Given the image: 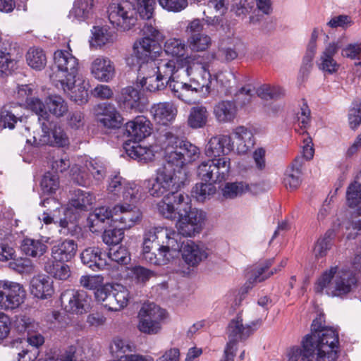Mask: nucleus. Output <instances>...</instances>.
I'll list each match as a JSON object with an SVG mask.
<instances>
[{"label": "nucleus", "mask_w": 361, "mask_h": 361, "mask_svg": "<svg viewBox=\"0 0 361 361\" xmlns=\"http://www.w3.org/2000/svg\"><path fill=\"white\" fill-rule=\"evenodd\" d=\"M183 259L190 267H196L208 257L207 250L202 245L189 241L183 246Z\"/></svg>", "instance_id": "cd10ccee"}, {"label": "nucleus", "mask_w": 361, "mask_h": 361, "mask_svg": "<svg viewBox=\"0 0 361 361\" xmlns=\"http://www.w3.org/2000/svg\"><path fill=\"white\" fill-rule=\"evenodd\" d=\"M157 41L149 37H142L134 43L133 52L137 61L156 59L159 56L161 47Z\"/></svg>", "instance_id": "412c9836"}, {"label": "nucleus", "mask_w": 361, "mask_h": 361, "mask_svg": "<svg viewBox=\"0 0 361 361\" xmlns=\"http://www.w3.org/2000/svg\"><path fill=\"white\" fill-rule=\"evenodd\" d=\"M25 118L22 116L18 117L14 113L4 107L0 113L1 128H8L13 129L16 125L18 126V122L23 123Z\"/></svg>", "instance_id": "680f3d73"}, {"label": "nucleus", "mask_w": 361, "mask_h": 361, "mask_svg": "<svg viewBox=\"0 0 361 361\" xmlns=\"http://www.w3.org/2000/svg\"><path fill=\"white\" fill-rule=\"evenodd\" d=\"M64 262L49 260L44 265V270L54 279L65 281L71 276V270Z\"/></svg>", "instance_id": "a19ab883"}, {"label": "nucleus", "mask_w": 361, "mask_h": 361, "mask_svg": "<svg viewBox=\"0 0 361 361\" xmlns=\"http://www.w3.org/2000/svg\"><path fill=\"white\" fill-rule=\"evenodd\" d=\"M361 201V183L355 180L347 188L346 202L347 204L355 208Z\"/></svg>", "instance_id": "6e6d98bb"}, {"label": "nucleus", "mask_w": 361, "mask_h": 361, "mask_svg": "<svg viewBox=\"0 0 361 361\" xmlns=\"http://www.w3.org/2000/svg\"><path fill=\"white\" fill-rule=\"evenodd\" d=\"M339 49L338 43L331 42L329 43L322 51L317 66L319 70L327 73L329 74H333L339 68V64L334 59V56L337 53Z\"/></svg>", "instance_id": "c85d7f7f"}, {"label": "nucleus", "mask_w": 361, "mask_h": 361, "mask_svg": "<svg viewBox=\"0 0 361 361\" xmlns=\"http://www.w3.org/2000/svg\"><path fill=\"white\" fill-rule=\"evenodd\" d=\"M137 142L134 141L132 145H126L125 150L127 154L130 158L137 159L139 161L147 162L152 160L154 156L152 151L147 147L141 146Z\"/></svg>", "instance_id": "ea45409f"}, {"label": "nucleus", "mask_w": 361, "mask_h": 361, "mask_svg": "<svg viewBox=\"0 0 361 361\" xmlns=\"http://www.w3.org/2000/svg\"><path fill=\"white\" fill-rule=\"evenodd\" d=\"M184 135V126H174L164 133L160 141L164 160H169L181 170L186 164L197 160L200 154L197 147L183 140Z\"/></svg>", "instance_id": "20e7f679"}, {"label": "nucleus", "mask_w": 361, "mask_h": 361, "mask_svg": "<svg viewBox=\"0 0 361 361\" xmlns=\"http://www.w3.org/2000/svg\"><path fill=\"white\" fill-rule=\"evenodd\" d=\"M185 44L180 39H168L164 44V51L167 54L180 56L185 53Z\"/></svg>", "instance_id": "338daca9"}, {"label": "nucleus", "mask_w": 361, "mask_h": 361, "mask_svg": "<svg viewBox=\"0 0 361 361\" xmlns=\"http://www.w3.org/2000/svg\"><path fill=\"white\" fill-rule=\"evenodd\" d=\"M10 322L11 331L19 335L30 334L39 328L32 317H11Z\"/></svg>", "instance_id": "e433bc0d"}, {"label": "nucleus", "mask_w": 361, "mask_h": 361, "mask_svg": "<svg viewBox=\"0 0 361 361\" xmlns=\"http://www.w3.org/2000/svg\"><path fill=\"white\" fill-rule=\"evenodd\" d=\"M95 114L97 121L104 127L116 129L121 127L123 118L114 105L104 102L95 108Z\"/></svg>", "instance_id": "a211bd4d"}, {"label": "nucleus", "mask_w": 361, "mask_h": 361, "mask_svg": "<svg viewBox=\"0 0 361 361\" xmlns=\"http://www.w3.org/2000/svg\"><path fill=\"white\" fill-rule=\"evenodd\" d=\"M128 275L135 283L145 285L152 277L155 276V274L153 271L143 267L135 266L129 269Z\"/></svg>", "instance_id": "de8ad7c7"}, {"label": "nucleus", "mask_w": 361, "mask_h": 361, "mask_svg": "<svg viewBox=\"0 0 361 361\" xmlns=\"http://www.w3.org/2000/svg\"><path fill=\"white\" fill-rule=\"evenodd\" d=\"M41 188L43 193L53 194L59 188V178L57 174L47 172L41 180Z\"/></svg>", "instance_id": "4d7b16f0"}, {"label": "nucleus", "mask_w": 361, "mask_h": 361, "mask_svg": "<svg viewBox=\"0 0 361 361\" xmlns=\"http://www.w3.org/2000/svg\"><path fill=\"white\" fill-rule=\"evenodd\" d=\"M113 229L105 230L102 234L103 242L111 247L117 246L124 238V228L118 226Z\"/></svg>", "instance_id": "13d9d810"}, {"label": "nucleus", "mask_w": 361, "mask_h": 361, "mask_svg": "<svg viewBox=\"0 0 361 361\" xmlns=\"http://www.w3.org/2000/svg\"><path fill=\"white\" fill-rule=\"evenodd\" d=\"M127 182L128 180L119 175H115L110 177L107 186V191L109 194L114 197H120Z\"/></svg>", "instance_id": "e2e57ef3"}, {"label": "nucleus", "mask_w": 361, "mask_h": 361, "mask_svg": "<svg viewBox=\"0 0 361 361\" xmlns=\"http://www.w3.org/2000/svg\"><path fill=\"white\" fill-rule=\"evenodd\" d=\"M232 150H233V143H231V137L219 135L209 140L205 147V154L212 159H219Z\"/></svg>", "instance_id": "aec40b11"}, {"label": "nucleus", "mask_w": 361, "mask_h": 361, "mask_svg": "<svg viewBox=\"0 0 361 361\" xmlns=\"http://www.w3.org/2000/svg\"><path fill=\"white\" fill-rule=\"evenodd\" d=\"M134 350L135 345L131 342L118 337L114 338L110 345L111 354L116 355H118L120 353L133 352Z\"/></svg>", "instance_id": "69168bd1"}, {"label": "nucleus", "mask_w": 361, "mask_h": 361, "mask_svg": "<svg viewBox=\"0 0 361 361\" xmlns=\"http://www.w3.org/2000/svg\"><path fill=\"white\" fill-rule=\"evenodd\" d=\"M47 111L56 118L63 116L68 111V105L65 99L57 94L50 95L46 98Z\"/></svg>", "instance_id": "58836bf2"}, {"label": "nucleus", "mask_w": 361, "mask_h": 361, "mask_svg": "<svg viewBox=\"0 0 361 361\" xmlns=\"http://www.w3.org/2000/svg\"><path fill=\"white\" fill-rule=\"evenodd\" d=\"M36 354L35 350L32 357L28 351H23V355L19 354V361H93V352L87 343L69 347L59 359H54L53 357L45 360L37 359Z\"/></svg>", "instance_id": "ddd939ff"}, {"label": "nucleus", "mask_w": 361, "mask_h": 361, "mask_svg": "<svg viewBox=\"0 0 361 361\" xmlns=\"http://www.w3.org/2000/svg\"><path fill=\"white\" fill-rule=\"evenodd\" d=\"M302 165V159L295 157L292 164L287 168L283 177V184L286 188L295 190L302 183L301 168Z\"/></svg>", "instance_id": "473e14b6"}, {"label": "nucleus", "mask_w": 361, "mask_h": 361, "mask_svg": "<svg viewBox=\"0 0 361 361\" xmlns=\"http://www.w3.org/2000/svg\"><path fill=\"white\" fill-rule=\"evenodd\" d=\"M30 292L37 298L46 299L54 293L52 281L45 275H37L30 281Z\"/></svg>", "instance_id": "7c9ffc66"}, {"label": "nucleus", "mask_w": 361, "mask_h": 361, "mask_svg": "<svg viewBox=\"0 0 361 361\" xmlns=\"http://www.w3.org/2000/svg\"><path fill=\"white\" fill-rule=\"evenodd\" d=\"M9 268L19 274H30L35 271V266L27 258H20L9 262Z\"/></svg>", "instance_id": "0e129e2a"}, {"label": "nucleus", "mask_w": 361, "mask_h": 361, "mask_svg": "<svg viewBox=\"0 0 361 361\" xmlns=\"http://www.w3.org/2000/svg\"><path fill=\"white\" fill-rule=\"evenodd\" d=\"M208 116L209 113L206 107L194 106L190 110L188 124L194 129L202 128L207 124Z\"/></svg>", "instance_id": "37998d69"}, {"label": "nucleus", "mask_w": 361, "mask_h": 361, "mask_svg": "<svg viewBox=\"0 0 361 361\" xmlns=\"http://www.w3.org/2000/svg\"><path fill=\"white\" fill-rule=\"evenodd\" d=\"M42 135L39 140L34 137V142L37 146L50 145L63 147L68 145V138L63 129L57 126L49 127L47 123L42 122Z\"/></svg>", "instance_id": "f3484780"}, {"label": "nucleus", "mask_w": 361, "mask_h": 361, "mask_svg": "<svg viewBox=\"0 0 361 361\" xmlns=\"http://www.w3.org/2000/svg\"><path fill=\"white\" fill-rule=\"evenodd\" d=\"M54 61L59 73L62 74L61 78L56 80V87L62 89L76 102L86 100L87 91L85 87L75 85V77L79 69L78 60L71 51L57 50L54 54Z\"/></svg>", "instance_id": "39448f33"}, {"label": "nucleus", "mask_w": 361, "mask_h": 361, "mask_svg": "<svg viewBox=\"0 0 361 361\" xmlns=\"http://www.w3.org/2000/svg\"><path fill=\"white\" fill-rule=\"evenodd\" d=\"M26 60L28 65L36 70L42 69L47 63V58L42 49L32 47L26 54Z\"/></svg>", "instance_id": "a18cd8bd"}, {"label": "nucleus", "mask_w": 361, "mask_h": 361, "mask_svg": "<svg viewBox=\"0 0 361 361\" xmlns=\"http://www.w3.org/2000/svg\"><path fill=\"white\" fill-rule=\"evenodd\" d=\"M140 187L134 182L128 181L123 188L121 196L123 202L135 204L140 198Z\"/></svg>", "instance_id": "603ef678"}, {"label": "nucleus", "mask_w": 361, "mask_h": 361, "mask_svg": "<svg viewBox=\"0 0 361 361\" xmlns=\"http://www.w3.org/2000/svg\"><path fill=\"white\" fill-rule=\"evenodd\" d=\"M233 139L231 143H233V148L238 154H244L247 153L255 145V140L251 130L240 126L233 130Z\"/></svg>", "instance_id": "a878e982"}, {"label": "nucleus", "mask_w": 361, "mask_h": 361, "mask_svg": "<svg viewBox=\"0 0 361 361\" xmlns=\"http://www.w3.org/2000/svg\"><path fill=\"white\" fill-rule=\"evenodd\" d=\"M150 121L146 117L140 116L126 125L128 135L134 141L140 142L151 134Z\"/></svg>", "instance_id": "bb28decb"}, {"label": "nucleus", "mask_w": 361, "mask_h": 361, "mask_svg": "<svg viewBox=\"0 0 361 361\" xmlns=\"http://www.w3.org/2000/svg\"><path fill=\"white\" fill-rule=\"evenodd\" d=\"M248 189V185L243 182L227 183L222 189V194L227 199H233L245 193Z\"/></svg>", "instance_id": "3c124183"}, {"label": "nucleus", "mask_w": 361, "mask_h": 361, "mask_svg": "<svg viewBox=\"0 0 361 361\" xmlns=\"http://www.w3.org/2000/svg\"><path fill=\"white\" fill-rule=\"evenodd\" d=\"M114 213V222H118L116 226H121L124 229L131 228L142 219V212L135 204L123 202L116 204Z\"/></svg>", "instance_id": "dca6fc26"}, {"label": "nucleus", "mask_w": 361, "mask_h": 361, "mask_svg": "<svg viewBox=\"0 0 361 361\" xmlns=\"http://www.w3.org/2000/svg\"><path fill=\"white\" fill-rule=\"evenodd\" d=\"M108 258L118 264H127L130 261V255L125 247H111L107 253Z\"/></svg>", "instance_id": "5fc2aeb1"}, {"label": "nucleus", "mask_w": 361, "mask_h": 361, "mask_svg": "<svg viewBox=\"0 0 361 361\" xmlns=\"http://www.w3.org/2000/svg\"><path fill=\"white\" fill-rule=\"evenodd\" d=\"M163 317H140L137 329L146 334H156L161 329Z\"/></svg>", "instance_id": "c03bdc74"}, {"label": "nucleus", "mask_w": 361, "mask_h": 361, "mask_svg": "<svg viewBox=\"0 0 361 361\" xmlns=\"http://www.w3.org/2000/svg\"><path fill=\"white\" fill-rule=\"evenodd\" d=\"M272 263V259L267 260L252 271L251 276L249 277L247 281L238 290H237V293L240 294L241 299L245 298L247 293L252 288L254 283L262 282L270 277L274 273H276V269L269 271V269L271 266Z\"/></svg>", "instance_id": "4be33fe9"}, {"label": "nucleus", "mask_w": 361, "mask_h": 361, "mask_svg": "<svg viewBox=\"0 0 361 361\" xmlns=\"http://www.w3.org/2000/svg\"><path fill=\"white\" fill-rule=\"evenodd\" d=\"M78 250V245L75 240L65 239L56 242L51 248V256L57 262H68L75 256Z\"/></svg>", "instance_id": "b1692460"}, {"label": "nucleus", "mask_w": 361, "mask_h": 361, "mask_svg": "<svg viewBox=\"0 0 361 361\" xmlns=\"http://www.w3.org/2000/svg\"><path fill=\"white\" fill-rule=\"evenodd\" d=\"M238 109L233 101L223 100L214 106L213 113L219 123H226L234 121L237 116Z\"/></svg>", "instance_id": "2f4dec72"}, {"label": "nucleus", "mask_w": 361, "mask_h": 361, "mask_svg": "<svg viewBox=\"0 0 361 361\" xmlns=\"http://www.w3.org/2000/svg\"><path fill=\"white\" fill-rule=\"evenodd\" d=\"M216 192V188L212 183H197L191 190V195L197 201L203 202L214 195Z\"/></svg>", "instance_id": "49530a36"}, {"label": "nucleus", "mask_w": 361, "mask_h": 361, "mask_svg": "<svg viewBox=\"0 0 361 361\" xmlns=\"http://www.w3.org/2000/svg\"><path fill=\"white\" fill-rule=\"evenodd\" d=\"M257 94L264 99H277L284 95V90L279 86L263 85L257 89Z\"/></svg>", "instance_id": "bf43d9fd"}, {"label": "nucleus", "mask_w": 361, "mask_h": 361, "mask_svg": "<svg viewBox=\"0 0 361 361\" xmlns=\"http://www.w3.org/2000/svg\"><path fill=\"white\" fill-rule=\"evenodd\" d=\"M94 13L93 0H75L69 16L78 21H84L92 17Z\"/></svg>", "instance_id": "f704fd0d"}, {"label": "nucleus", "mask_w": 361, "mask_h": 361, "mask_svg": "<svg viewBox=\"0 0 361 361\" xmlns=\"http://www.w3.org/2000/svg\"><path fill=\"white\" fill-rule=\"evenodd\" d=\"M86 167L93 178L97 181L102 180L106 176V166L100 160L92 159L86 164Z\"/></svg>", "instance_id": "774afa93"}, {"label": "nucleus", "mask_w": 361, "mask_h": 361, "mask_svg": "<svg viewBox=\"0 0 361 361\" xmlns=\"http://www.w3.org/2000/svg\"><path fill=\"white\" fill-rule=\"evenodd\" d=\"M20 248L27 256L39 257L47 250V245L40 239L25 238L22 240Z\"/></svg>", "instance_id": "c9c22d12"}, {"label": "nucleus", "mask_w": 361, "mask_h": 361, "mask_svg": "<svg viewBox=\"0 0 361 361\" xmlns=\"http://www.w3.org/2000/svg\"><path fill=\"white\" fill-rule=\"evenodd\" d=\"M154 4V0H137V12L142 19L147 20L144 23L141 30L143 37L160 40L162 39V34L152 20Z\"/></svg>", "instance_id": "2eb2a0df"}, {"label": "nucleus", "mask_w": 361, "mask_h": 361, "mask_svg": "<svg viewBox=\"0 0 361 361\" xmlns=\"http://www.w3.org/2000/svg\"><path fill=\"white\" fill-rule=\"evenodd\" d=\"M25 298V291L19 283L0 281V309L6 311L18 308Z\"/></svg>", "instance_id": "4468645a"}, {"label": "nucleus", "mask_w": 361, "mask_h": 361, "mask_svg": "<svg viewBox=\"0 0 361 361\" xmlns=\"http://www.w3.org/2000/svg\"><path fill=\"white\" fill-rule=\"evenodd\" d=\"M260 319L250 317H234L228 324L226 334L228 341L221 361H234L239 341L247 339L261 324Z\"/></svg>", "instance_id": "6e6552de"}, {"label": "nucleus", "mask_w": 361, "mask_h": 361, "mask_svg": "<svg viewBox=\"0 0 361 361\" xmlns=\"http://www.w3.org/2000/svg\"><path fill=\"white\" fill-rule=\"evenodd\" d=\"M91 73L98 80L108 82L115 76V67L109 58L99 56L92 61Z\"/></svg>", "instance_id": "393cba45"}, {"label": "nucleus", "mask_w": 361, "mask_h": 361, "mask_svg": "<svg viewBox=\"0 0 361 361\" xmlns=\"http://www.w3.org/2000/svg\"><path fill=\"white\" fill-rule=\"evenodd\" d=\"M358 280L350 270L331 267L317 279L314 290L330 297L345 298L357 288Z\"/></svg>", "instance_id": "423d86ee"}, {"label": "nucleus", "mask_w": 361, "mask_h": 361, "mask_svg": "<svg viewBox=\"0 0 361 361\" xmlns=\"http://www.w3.org/2000/svg\"><path fill=\"white\" fill-rule=\"evenodd\" d=\"M338 333L322 324V317H316L312 324L311 333L302 341V349L290 348L286 353L287 361H336L338 357Z\"/></svg>", "instance_id": "f257e3e1"}, {"label": "nucleus", "mask_w": 361, "mask_h": 361, "mask_svg": "<svg viewBox=\"0 0 361 361\" xmlns=\"http://www.w3.org/2000/svg\"><path fill=\"white\" fill-rule=\"evenodd\" d=\"M185 173L173 163L164 160L163 164L156 171L154 179L146 181V187L150 195L160 197L163 195H176L184 185Z\"/></svg>", "instance_id": "0eeeda50"}, {"label": "nucleus", "mask_w": 361, "mask_h": 361, "mask_svg": "<svg viewBox=\"0 0 361 361\" xmlns=\"http://www.w3.org/2000/svg\"><path fill=\"white\" fill-rule=\"evenodd\" d=\"M106 255L103 253L97 247H90L85 249L80 254V259L83 264L92 271H97L108 269L106 259Z\"/></svg>", "instance_id": "5701e85b"}, {"label": "nucleus", "mask_w": 361, "mask_h": 361, "mask_svg": "<svg viewBox=\"0 0 361 361\" xmlns=\"http://www.w3.org/2000/svg\"><path fill=\"white\" fill-rule=\"evenodd\" d=\"M181 236L180 233L163 226L146 228L142 245L143 259L157 266L168 264L183 247Z\"/></svg>", "instance_id": "f03ea898"}, {"label": "nucleus", "mask_w": 361, "mask_h": 361, "mask_svg": "<svg viewBox=\"0 0 361 361\" xmlns=\"http://www.w3.org/2000/svg\"><path fill=\"white\" fill-rule=\"evenodd\" d=\"M188 63L185 66L183 75L190 77L193 90L195 92H201L208 94L210 92L212 75L208 70L207 63H203L199 59L187 57Z\"/></svg>", "instance_id": "9d476101"}, {"label": "nucleus", "mask_w": 361, "mask_h": 361, "mask_svg": "<svg viewBox=\"0 0 361 361\" xmlns=\"http://www.w3.org/2000/svg\"><path fill=\"white\" fill-rule=\"evenodd\" d=\"M138 63L137 80L145 79V76H155L158 74L157 60L149 59L137 61Z\"/></svg>", "instance_id": "8fccbe9b"}, {"label": "nucleus", "mask_w": 361, "mask_h": 361, "mask_svg": "<svg viewBox=\"0 0 361 361\" xmlns=\"http://www.w3.org/2000/svg\"><path fill=\"white\" fill-rule=\"evenodd\" d=\"M230 170V159L226 157L202 161L197 168L200 178L210 183L226 180Z\"/></svg>", "instance_id": "9b49d317"}, {"label": "nucleus", "mask_w": 361, "mask_h": 361, "mask_svg": "<svg viewBox=\"0 0 361 361\" xmlns=\"http://www.w3.org/2000/svg\"><path fill=\"white\" fill-rule=\"evenodd\" d=\"M187 63V57L176 60L157 61L158 74L159 77L169 84L172 80L178 79L183 75Z\"/></svg>", "instance_id": "6ab92c4d"}, {"label": "nucleus", "mask_w": 361, "mask_h": 361, "mask_svg": "<svg viewBox=\"0 0 361 361\" xmlns=\"http://www.w3.org/2000/svg\"><path fill=\"white\" fill-rule=\"evenodd\" d=\"M107 12L109 22L118 30H129L136 23V12L128 0H111Z\"/></svg>", "instance_id": "1a4fd4ad"}, {"label": "nucleus", "mask_w": 361, "mask_h": 361, "mask_svg": "<svg viewBox=\"0 0 361 361\" xmlns=\"http://www.w3.org/2000/svg\"><path fill=\"white\" fill-rule=\"evenodd\" d=\"M114 207L109 209L106 207L96 208L90 213L87 218V223L90 230L92 233H97L104 229V224L106 220H111L114 222Z\"/></svg>", "instance_id": "c756f323"}, {"label": "nucleus", "mask_w": 361, "mask_h": 361, "mask_svg": "<svg viewBox=\"0 0 361 361\" xmlns=\"http://www.w3.org/2000/svg\"><path fill=\"white\" fill-rule=\"evenodd\" d=\"M335 237L334 230H328L323 237L320 238L314 247V251L317 257H323L332 245V240Z\"/></svg>", "instance_id": "09e8293b"}, {"label": "nucleus", "mask_w": 361, "mask_h": 361, "mask_svg": "<svg viewBox=\"0 0 361 361\" xmlns=\"http://www.w3.org/2000/svg\"><path fill=\"white\" fill-rule=\"evenodd\" d=\"M164 198L157 204L160 214L164 218H178L176 226L182 236L192 237L202 230L205 221V213L196 208H192L189 196L185 194L163 195Z\"/></svg>", "instance_id": "7ed1b4c3"}, {"label": "nucleus", "mask_w": 361, "mask_h": 361, "mask_svg": "<svg viewBox=\"0 0 361 361\" xmlns=\"http://www.w3.org/2000/svg\"><path fill=\"white\" fill-rule=\"evenodd\" d=\"M188 44L192 51H202L210 46L211 38L204 34L188 37Z\"/></svg>", "instance_id": "052dcab7"}, {"label": "nucleus", "mask_w": 361, "mask_h": 361, "mask_svg": "<svg viewBox=\"0 0 361 361\" xmlns=\"http://www.w3.org/2000/svg\"><path fill=\"white\" fill-rule=\"evenodd\" d=\"M60 299L63 310L71 314H85L91 309L92 298L84 290H66Z\"/></svg>", "instance_id": "f8f14e48"}, {"label": "nucleus", "mask_w": 361, "mask_h": 361, "mask_svg": "<svg viewBox=\"0 0 361 361\" xmlns=\"http://www.w3.org/2000/svg\"><path fill=\"white\" fill-rule=\"evenodd\" d=\"M94 201L95 197L93 194L80 189H77L73 192L70 204L75 209L87 210L92 207Z\"/></svg>", "instance_id": "4c0bfd02"}, {"label": "nucleus", "mask_w": 361, "mask_h": 361, "mask_svg": "<svg viewBox=\"0 0 361 361\" xmlns=\"http://www.w3.org/2000/svg\"><path fill=\"white\" fill-rule=\"evenodd\" d=\"M150 111L154 121L162 125H166L174 120L177 114V109L171 102L154 104Z\"/></svg>", "instance_id": "72a5a7b5"}, {"label": "nucleus", "mask_w": 361, "mask_h": 361, "mask_svg": "<svg viewBox=\"0 0 361 361\" xmlns=\"http://www.w3.org/2000/svg\"><path fill=\"white\" fill-rule=\"evenodd\" d=\"M140 94L133 87H127L122 90L118 102L121 108L126 111L133 110L139 106Z\"/></svg>", "instance_id": "79ce46f5"}, {"label": "nucleus", "mask_w": 361, "mask_h": 361, "mask_svg": "<svg viewBox=\"0 0 361 361\" xmlns=\"http://www.w3.org/2000/svg\"><path fill=\"white\" fill-rule=\"evenodd\" d=\"M140 86L149 92H156L164 89L167 85V82L164 81L159 74L155 76H148L145 79H140Z\"/></svg>", "instance_id": "864d4df0"}]
</instances>
